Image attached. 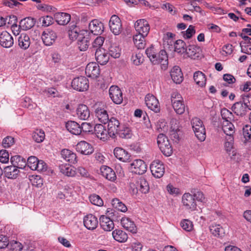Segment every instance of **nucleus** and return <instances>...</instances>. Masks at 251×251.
<instances>
[{
	"label": "nucleus",
	"instance_id": "f257e3e1",
	"mask_svg": "<svg viewBox=\"0 0 251 251\" xmlns=\"http://www.w3.org/2000/svg\"><path fill=\"white\" fill-rule=\"evenodd\" d=\"M197 201L204 202L205 197L201 191H197L191 194L189 193H185L182 197V203L186 210L195 211L197 209Z\"/></svg>",
	"mask_w": 251,
	"mask_h": 251
},
{
	"label": "nucleus",
	"instance_id": "f03ea898",
	"mask_svg": "<svg viewBox=\"0 0 251 251\" xmlns=\"http://www.w3.org/2000/svg\"><path fill=\"white\" fill-rule=\"evenodd\" d=\"M191 124L195 136L199 140L202 142L206 138L205 128L202 121L197 117L192 118Z\"/></svg>",
	"mask_w": 251,
	"mask_h": 251
},
{
	"label": "nucleus",
	"instance_id": "7ed1b4c3",
	"mask_svg": "<svg viewBox=\"0 0 251 251\" xmlns=\"http://www.w3.org/2000/svg\"><path fill=\"white\" fill-rule=\"evenodd\" d=\"M157 143L161 152L166 156H170L173 153V148L168 138L163 134H159L157 137Z\"/></svg>",
	"mask_w": 251,
	"mask_h": 251
},
{
	"label": "nucleus",
	"instance_id": "20e7f679",
	"mask_svg": "<svg viewBox=\"0 0 251 251\" xmlns=\"http://www.w3.org/2000/svg\"><path fill=\"white\" fill-rule=\"evenodd\" d=\"M172 106L177 114H182L185 112V106L182 96L177 92H174L171 95Z\"/></svg>",
	"mask_w": 251,
	"mask_h": 251
},
{
	"label": "nucleus",
	"instance_id": "39448f33",
	"mask_svg": "<svg viewBox=\"0 0 251 251\" xmlns=\"http://www.w3.org/2000/svg\"><path fill=\"white\" fill-rule=\"evenodd\" d=\"M129 169L132 173L140 175L146 172L147 165L141 159H135L130 164Z\"/></svg>",
	"mask_w": 251,
	"mask_h": 251
},
{
	"label": "nucleus",
	"instance_id": "423d86ee",
	"mask_svg": "<svg viewBox=\"0 0 251 251\" xmlns=\"http://www.w3.org/2000/svg\"><path fill=\"white\" fill-rule=\"evenodd\" d=\"M72 86L78 91H86L89 87L88 80L84 76L75 78L72 82Z\"/></svg>",
	"mask_w": 251,
	"mask_h": 251
},
{
	"label": "nucleus",
	"instance_id": "0eeeda50",
	"mask_svg": "<svg viewBox=\"0 0 251 251\" xmlns=\"http://www.w3.org/2000/svg\"><path fill=\"white\" fill-rule=\"evenodd\" d=\"M154 61L156 63L151 62L153 65H160L161 69L165 71L168 67V57L167 53L164 50H161L159 53L154 57Z\"/></svg>",
	"mask_w": 251,
	"mask_h": 251
},
{
	"label": "nucleus",
	"instance_id": "6e6552de",
	"mask_svg": "<svg viewBox=\"0 0 251 251\" xmlns=\"http://www.w3.org/2000/svg\"><path fill=\"white\" fill-rule=\"evenodd\" d=\"M150 169L152 175L156 178L161 177L165 172L164 166L159 160H154L151 163Z\"/></svg>",
	"mask_w": 251,
	"mask_h": 251
},
{
	"label": "nucleus",
	"instance_id": "1a4fd4ad",
	"mask_svg": "<svg viewBox=\"0 0 251 251\" xmlns=\"http://www.w3.org/2000/svg\"><path fill=\"white\" fill-rule=\"evenodd\" d=\"M110 30L115 34L119 35L122 30V22L119 17L116 15H112L109 22Z\"/></svg>",
	"mask_w": 251,
	"mask_h": 251
},
{
	"label": "nucleus",
	"instance_id": "9d476101",
	"mask_svg": "<svg viewBox=\"0 0 251 251\" xmlns=\"http://www.w3.org/2000/svg\"><path fill=\"white\" fill-rule=\"evenodd\" d=\"M107 123L108 135L111 137L114 138L117 132H119L122 126L120 122L117 118L111 117Z\"/></svg>",
	"mask_w": 251,
	"mask_h": 251
},
{
	"label": "nucleus",
	"instance_id": "9b49d317",
	"mask_svg": "<svg viewBox=\"0 0 251 251\" xmlns=\"http://www.w3.org/2000/svg\"><path fill=\"white\" fill-rule=\"evenodd\" d=\"M134 27L136 33L146 36L148 35L150 29L149 23L145 19L138 20L135 23Z\"/></svg>",
	"mask_w": 251,
	"mask_h": 251
},
{
	"label": "nucleus",
	"instance_id": "f8f14e48",
	"mask_svg": "<svg viewBox=\"0 0 251 251\" xmlns=\"http://www.w3.org/2000/svg\"><path fill=\"white\" fill-rule=\"evenodd\" d=\"M109 94L110 98L115 103L119 104L122 102L123 94L117 86H111L109 90Z\"/></svg>",
	"mask_w": 251,
	"mask_h": 251
},
{
	"label": "nucleus",
	"instance_id": "ddd939ff",
	"mask_svg": "<svg viewBox=\"0 0 251 251\" xmlns=\"http://www.w3.org/2000/svg\"><path fill=\"white\" fill-rule=\"evenodd\" d=\"M57 38V35L55 31L47 29L43 31L42 34V39L46 46H50L53 44Z\"/></svg>",
	"mask_w": 251,
	"mask_h": 251
},
{
	"label": "nucleus",
	"instance_id": "4468645a",
	"mask_svg": "<svg viewBox=\"0 0 251 251\" xmlns=\"http://www.w3.org/2000/svg\"><path fill=\"white\" fill-rule=\"evenodd\" d=\"M85 74L89 77L96 78L100 74L99 66L94 62H90L87 64L85 68Z\"/></svg>",
	"mask_w": 251,
	"mask_h": 251
},
{
	"label": "nucleus",
	"instance_id": "2eb2a0df",
	"mask_svg": "<svg viewBox=\"0 0 251 251\" xmlns=\"http://www.w3.org/2000/svg\"><path fill=\"white\" fill-rule=\"evenodd\" d=\"M145 103L151 110L157 113L160 111V105L158 100L152 95L148 94L145 97Z\"/></svg>",
	"mask_w": 251,
	"mask_h": 251
},
{
	"label": "nucleus",
	"instance_id": "dca6fc26",
	"mask_svg": "<svg viewBox=\"0 0 251 251\" xmlns=\"http://www.w3.org/2000/svg\"><path fill=\"white\" fill-rule=\"evenodd\" d=\"M76 150L82 154L89 155L94 151L93 147L91 144L84 141L78 142L76 145Z\"/></svg>",
	"mask_w": 251,
	"mask_h": 251
},
{
	"label": "nucleus",
	"instance_id": "f3484780",
	"mask_svg": "<svg viewBox=\"0 0 251 251\" xmlns=\"http://www.w3.org/2000/svg\"><path fill=\"white\" fill-rule=\"evenodd\" d=\"M0 44L3 48L11 47L14 44L13 37L7 31H2L0 34Z\"/></svg>",
	"mask_w": 251,
	"mask_h": 251
},
{
	"label": "nucleus",
	"instance_id": "a211bd4d",
	"mask_svg": "<svg viewBox=\"0 0 251 251\" xmlns=\"http://www.w3.org/2000/svg\"><path fill=\"white\" fill-rule=\"evenodd\" d=\"M95 57L100 64L103 65L108 62L109 55L103 48H98L95 52Z\"/></svg>",
	"mask_w": 251,
	"mask_h": 251
},
{
	"label": "nucleus",
	"instance_id": "6ab92c4d",
	"mask_svg": "<svg viewBox=\"0 0 251 251\" xmlns=\"http://www.w3.org/2000/svg\"><path fill=\"white\" fill-rule=\"evenodd\" d=\"M89 28L91 32L94 35H100L104 30V25L100 21L95 19L90 23Z\"/></svg>",
	"mask_w": 251,
	"mask_h": 251
},
{
	"label": "nucleus",
	"instance_id": "aec40b11",
	"mask_svg": "<svg viewBox=\"0 0 251 251\" xmlns=\"http://www.w3.org/2000/svg\"><path fill=\"white\" fill-rule=\"evenodd\" d=\"M84 226L89 230H94L98 226L97 218L92 214H88L84 217L83 219Z\"/></svg>",
	"mask_w": 251,
	"mask_h": 251
},
{
	"label": "nucleus",
	"instance_id": "412c9836",
	"mask_svg": "<svg viewBox=\"0 0 251 251\" xmlns=\"http://www.w3.org/2000/svg\"><path fill=\"white\" fill-rule=\"evenodd\" d=\"M100 226L105 231H110L114 227L113 221L105 215H102L100 217Z\"/></svg>",
	"mask_w": 251,
	"mask_h": 251
},
{
	"label": "nucleus",
	"instance_id": "4be33fe9",
	"mask_svg": "<svg viewBox=\"0 0 251 251\" xmlns=\"http://www.w3.org/2000/svg\"><path fill=\"white\" fill-rule=\"evenodd\" d=\"M115 156L119 160L123 162H128L130 161V155L124 149L117 147L114 150Z\"/></svg>",
	"mask_w": 251,
	"mask_h": 251
},
{
	"label": "nucleus",
	"instance_id": "5701e85b",
	"mask_svg": "<svg viewBox=\"0 0 251 251\" xmlns=\"http://www.w3.org/2000/svg\"><path fill=\"white\" fill-rule=\"evenodd\" d=\"M170 75L173 81L176 84H180L183 80V74L178 66H175L172 68Z\"/></svg>",
	"mask_w": 251,
	"mask_h": 251
},
{
	"label": "nucleus",
	"instance_id": "b1692460",
	"mask_svg": "<svg viewBox=\"0 0 251 251\" xmlns=\"http://www.w3.org/2000/svg\"><path fill=\"white\" fill-rule=\"evenodd\" d=\"M54 19L58 24L66 25L71 20V15L65 12H57L54 14Z\"/></svg>",
	"mask_w": 251,
	"mask_h": 251
},
{
	"label": "nucleus",
	"instance_id": "393cba45",
	"mask_svg": "<svg viewBox=\"0 0 251 251\" xmlns=\"http://www.w3.org/2000/svg\"><path fill=\"white\" fill-rule=\"evenodd\" d=\"M201 50L200 48L194 45H189L186 49V51L184 53L186 54L188 57L196 59L200 57Z\"/></svg>",
	"mask_w": 251,
	"mask_h": 251
},
{
	"label": "nucleus",
	"instance_id": "a878e982",
	"mask_svg": "<svg viewBox=\"0 0 251 251\" xmlns=\"http://www.w3.org/2000/svg\"><path fill=\"white\" fill-rule=\"evenodd\" d=\"M210 233L215 237L222 238L225 235L224 228L219 224H212L209 226Z\"/></svg>",
	"mask_w": 251,
	"mask_h": 251
},
{
	"label": "nucleus",
	"instance_id": "bb28decb",
	"mask_svg": "<svg viewBox=\"0 0 251 251\" xmlns=\"http://www.w3.org/2000/svg\"><path fill=\"white\" fill-rule=\"evenodd\" d=\"M94 132L98 138L101 140H106L108 137V130H107L101 124H97L94 127Z\"/></svg>",
	"mask_w": 251,
	"mask_h": 251
},
{
	"label": "nucleus",
	"instance_id": "cd10ccee",
	"mask_svg": "<svg viewBox=\"0 0 251 251\" xmlns=\"http://www.w3.org/2000/svg\"><path fill=\"white\" fill-rule=\"evenodd\" d=\"M76 115L80 119L86 120L90 117V111L86 105L80 104L76 109Z\"/></svg>",
	"mask_w": 251,
	"mask_h": 251
},
{
	"label": "nucleus",
	"instance_id": "c85d7f7f",
	"mask_svg": "<svg viewBox=\"0 0 251 251\" xmlns=\"http://www.w3.org/2000/svg\"><path fill=\"white\" fill-rule=\"evenodd\" d=\"M100 172L102 176L107 179L111 181L116 180V174L111 168L106 166H103L100 168Z\"/></svg>",
	"mask_w": 251,
	"mask_h": 251
},
{
	"label": "nucleus",
	"instance_id": "c756f323",
	"mask_svg": "<svg viewBox=\"0 0 251 251\" xmlns=\"http://www.w3.org/2000/svg\"><path fill=\"white\" fill-rule=\"evenodd\" d=\"M78 47L80 50L84 51L87 49L89 45V36L87 34L83 33L80 35L79 39L77 40Z\"/></svg>",
	"mask_w": 251,
	"mask_h": 251
},
{
	"label": "nucleus",
	"instance_id": "7c9ffc66",
	"mask_svg": "<svg viewBox=\"0 0 251 251\" xmlns=\"http://www.w3.org/2000/svg\"><path fill=\"white\" fill-rule=\"evenodd\" d=\"M95 114L99 121L102 124H105L107 123L110 119L107 111L100 107L96 108Z\"/></svg>",
	"mask_w": 251,
	"mask_h": 251
},
{
	"label": "nucleus",
	"instance_id": "2f4dec72",
	"mask_svg": "<svg viewBox=\"0 0 251 251\" xmlns=\"http://www.w3.org/2000/svg\"><path fill=\"white\" fill-rule=\"evenodd\" d=\"M247 110L244 103L241 101L235 103L232 106V110L237 115L240 116H244L246 114Z\"/></svg>",
	"mask_w": 251,
	"mask_h": 251
},
{
	"label": "nucleus",
	"instance_id": "473e14b6",
	"mask_svg": "<svg viewBox=\"0 0 251 251\" xmlns=\"http://www.w3.org/2000/svg\"><path fill=\"white\" fill-rule=\"evenodd\" d=\"M30 45V39L28 35L22 33L18 38V45L23 50L27 49Z\"/></svg>",
	"mask_w": 251,
	"mask_h": 251
},
{
	"label": "nucleus",
	"instance_id": "72a5a7b5",
	"mask_svg": "<svg viewBox=\"0 0 251 251\" xmlns=\"http://www.w3.org/2000/svg\"><path fill=\"white\" fill-rule=\"evenodd\" d=\"M19 168L12 165L4 168V172L5 176L10 179H15L17 177L20 172Z\"/></svg>",
	"mask_w": 251,
	"mask_h": 251
},
{
	"label": "nucleus",
	"instance_id": "f704fd0d",
	"mask_svg": "<svg viewBox=\"0 0 251 251\" xmlns=\"http://www.w3.org/2000/svg\"><path fill=\"white\" fill-rule=\"evenodd\" d=\"M222 128L223 132L227 136H233L235 132L234 125L230 121L225 120L222 122Z\"/></svg>",
	"mask_w": 251,
	"mask_h": 251
},
{
	"label": "nucleus",
	"instance_id": "c9c22d12",
	"mask_svg": "<svg viewBox=\"0 0 251 251\" xmlns=\"http://www.w3.org/2000/svg\"><path fill=\"white\" fill-rule=\"evenodd\" d=\"M67 129L71 133L75 135H79L81 133L80 126L75 121H69L66 124Z\"/></svg>",
	"mask_w": 251,
	"mask_h": 251
},
{
	"label": "nucleus",
	"instance_id": "e433bc0d",
	"mask_svg": "<svg viewBox=\"0 0 251 251\" xmlns=\"http://www.w3.org/2000/svg\"><path fill=\"white\" fill-rule=\"evenodd\" d=\"M10 161L12 166L19 169H23L26 165L25 160L20 155L12 156Z\"/></svg>",
	"mask_w": 251,
	"mask_h": 251
},
{
	"label": "nucleus",
	"instance_id": "4c0bfd02",
	"mask_svg": "<svg viewBox=\"0 0 251 251\" xmlns=\"http://www.w3.org/2000/svg\"><path fill=\"white\" fill-rule=\"evenodd\" d=\"M61 155L66 161L71 163L74 164L76 162V154L70 150L67 149L62 150Z\"/></svg>",
	"mask_w": 251,
	"mask_h": 251
},
{
	"label": "nucleus",
	"instance_id": "58836bf2",
	"mask_svg": "<svg viewBox=\"0 0 251 251\" xmlns=\"http://www.w3.org/2000/svg\"><path fill=\"white\" fill-rule=\"evenodd\" d=\"M35 24L34 19L27 17L21 20L20 22V27L24 30H26L32 28Z\"/></svg>",
	"mask_w": 251,
	"mask_h": 251
},
{
	"label": "nucleus",
	"instance_id": "ea45409f",
	"mask_svg": "<svg viewBox=\"0 0 251 251\" xmlns=\"http://www.w3.org/2000/svg\"><path fill=\"white\" fill-rule=\"evenodd\" d=\"M121 223L124 228L131 232L135 233L136 231V226L134 222L131 221L129 218H123Z\"/></svg>",
	"mask_w": 251,
	"mask_h": 251
},
{
	"label": "nucleus",
	"instance_id": "a19ab883",
	"mask_svg": "<svg viewBox=\"0 0 251 251\" xmlns=\"http://www.w3.org/2000/svg\"><path fill=\"white\" fill-rule=\"evenodd\" d=\"M136 185L138 187L139 191L142 193L147 194L149 192L150 187L147 180L144 178L141 177L136 180Z\"/></svg>",
	"mask_w": 251,
	"mask_h": 251
},
{
	"label": "nucleus",
	"instance_id": "79ce46f5",
	"mask_svg": "<svg viewBox=\"0 0 251 251\" xmlns=\"http://www.w3.org/2000/svg\"><path fill=\"white\" fill-rule=\"evenodd\" d=\"M146 37V36H143L137 33L133 36V42L138 49L144 48L146 45L145 40Z\"/></svg>",
	"mask_w": 251,
	"mask_h": 251
},
{
	"label": "nucleus",
	"instance_id": "37998d69",
	"mask_svg": "<svg viewBox=\"0 0 251 251\" xmlns=\"http://www.w3.org/2000/svg\"><path fill=\"white\" fill-rule=\"evenodd\" d=\"M194 79L196 83L201 87H203L206 84L205 75L201 71L196 72L194 74Z\"/></svg>",
	"mask_w": 251,
	"mask_h": 251
},
{
	"label": "nucleus",
	"instance_id": "c03bdc74",
	"mask_svg": "<svg viewBox=\"0 0 251 251\" xmlns=\"http://www.w3.org/2000/svg\"><path fill=\"white\" fill-rule=\"evenodd\" d=\"M60 171L68 176H74L76 174L75 168L69 165H62L60 166Z\"/></svg>",
	"mask_w": 251,
	"mask_h": 251
},
{
	"label": "nucleus",
	"instance_id": "a18cd8bd",
	"mask_svg": "<svg viewBox=\"0 0 251 251\" xmlns=\"http://www.w3.org/2000/svg\"><path fill=\"white\" fill-rule=\"evenodd\" d=\"M112 236L115 240L119 242H125L128 238L126 232L118 229H116L112 232Z\"/></svg>",
	"mask_w": 251,
	"mask_h": 251
},
{
	"label": "nucleus",
	"instance_id": "49530a36",
	"mask_svg": "<svg viewBox=\"0 0 251 251\" xmlns=\"http://www.w3.org/2000/svg\"><path fill=\"white\" fill-rule=\"evenodd\" d=\"M17 19L16 16L13 15L9 17V22L8 23L9 24H11V30L13 33L16 35L19 34L20 29L21 28V27H20V25L18 26L17 25Z\"/></svg>",
	"mask_w": 251,
	"mask_h": 251
},
{
	"label": "nucleus",
	"instance_id": "de8ad7c7",
	"mask_svg": "<svg viewBox=\"0 0 251 251\" xmlns=\"http://www.w3.org/2000/svg\"><path fill=\"white\" fill-rule=\"evenodd\" d=\"M111 203L113 207L119 211L126 212L127 210V208L125 204L117 198L113 199Z\"/></svg>",
	"mask_w": 251,
	"mask_h": 251
},
{
	"label": "nucleus",
	"instance_id": "09e8293b",
	"mask_svg": "<svg viewBox=\"0 0 251 251\" xmlns=\"http://www.w3.org/2000/svg\"><path fill=\"white\" fill-rule=\"evenodd\" d=\"M185 46L186 44L183 41L178 40L176 41L174 45L175 51L180 54L184 53L186 49Z\"/></svg>",
	"mask_w": 251,
	"mask_h": 251
},
{
	"label": "nucleus",
	"instance_id": "8fccbe9b",
	"mask_svg": "<svg viewBox=\"0 0 251 251\" xmlns=\"http://www.w3.org/2000/svg\"><path fill=\"white\" fill-rule=\"evenodd\" d=\"M83 33L87 34V31L85 30H79V29L76 27H74V28L69 30V35L70 38L72 40H77L79 39V35H82Z\"/></svg>",
	"mask_w": 251,
	"mask_h": 251
},
{
	"label": "nucleus",
	"instance_id": "3c124183",
	"mask_svg": "<svg viewBox=\"0 0 251 251\" xmlns=\"http://www.w3.org/2000/svg\"><path fill=\"white\" fill-rule=\"evenodd\" d=\"M32 138L37 143L43 142L45 139L44 131L41 129H36L32 133Z\"/></svg>",
	"mask_w": 251,
	"mask_h": 251
},
{
	"label": "nucleus",
	"instance_id": "603ef678",
	"mask_svg": "<svg viewBox=\"0 0 251 251\" xmlns=\"http://www.w3.org/2000/svg\"><path fill=\"white\" fill-rule=\"evenodd\" d=\"M180 130L178 129L177 126L173 127L171 126L170 130V137L175 142H177L179 140V134L178 132Z\"/></svg>",
	"mask_w": 251,
	"mask_h": 251
},
{
	"label": "nucleus",
	"instance_id": "864d4df0",
	"mask_svg": "<svg viewBox=\"0 0 251 251\" xmlns=\"http://www.w3.org/2000/svg\"><path fill=\"white\" fill-rule=\"evenodd\" d=\"M146 53L151 62H154L155 63L157 62L154 61V57L156 56L157 53L153 46L151 45L146 49Z\"/></svg>",
	"mask_w": 251,
	"mask_h": 251
},
{
	"label": "nucleus",
	"instance_id": "5fc2aeb1",
	"mask_svg": "<svg viewBox=\"0 0 251 251\" xmlns=\"http://www.w3.org/2000/svg\"><path fill=\"white\" fill-rule=\"evenodd\" d=\"M109 55L115 58H119L120 56V49L115 45H111L109 48Z\"/></svg>",
	"mask_w": 251,
	"mask_h": 251
},
{
	"label": "nucleus",
	"instance_id": "6e6d98bb",
	"mask_svg": "<svg viewBox=\"0 0 251 251\" xmlns=\"http://www.w3.org/2000/svg\"><path fill=\"white\" fill-rule=\"evenodd\" d=\"M89 200L94 205L99 206L103 205V201L99 195L96 194L91 195L89 197Z\"/></svg>",
	"mask_w": 251,
	"mask_h": 251
},
{
	"label": "nucleus",
	"instance_id": "4d7b16f0",
	"mask_svg": "<svg viewBox=\"0 0 251 251\" xmlns=\"http://www.w3.org/2000/svg\"><path fill=\"white\" fill-rule=\"evenodd\" d=\"M117 134H119L120 137L123 138H129L131 137V133L130 129L128 127H122L119 130V132H117Z\"/></svg>",
	"mask_w": 251,
	"mask_h": 251
},
{
	"label": "nucleus",
	"instance_id": "13d9d810",
	"mask_svg": "<svg viewBox=\"0 0 251 251\" xmlns=\"http://www.w3.org/2000/svg\"><path fill=\"white\" fill-rule=\"evenodd\" d=\"M181 227L187 231H190L193 228V225L192 222L188 220L184 219L180 223Z\"/></svg>",
	"mask_w": 251,
	"mask_h": 251
},
{
	"label": "nucleus",
	"instance_id": "bf43d9fd",
	"mask_svg": "<svg viewBox=\"0 0 251 251\" xmlns=\"http://www.w3.org/2000/svg\"><path fill=\"white\" fill-rule=\"evenodd\" d=\"M39 21L42 22V25L48 26L53 23V18L50 16H46L41 17Z\"/></svg>",
	"mask_w": 251,
	"mask_h": 251
},
{
	"label": "nucleus",
	"instance_id": "052dcab7",
	"mask_svg": "<svg viewBox=\"0 0 251 251\" xmlns=\"http://www.w3.org/2000/svg\"><path fill=\"white\" fill-rule=\"evenodd\" d=\"M233 137L232 136H229L226 138V141L225 143V148L227 151L229 153L233 149Z\"/></svg>",
	"mask_w": 251,
	"mask_h": 251
},
{
	"label": "nucleus",
	"instance_id": "680f3d73",
	"mask_svg": "<svg viewBox=\"0 0 251 251\" xmlns=\"http://www.w3.org/2000/svg\"><path fill=\"white\" fill-rule=\"evenodd\" d=\"M38 161V159L36 157L34 156H31L28 158L27 163H26V164L31 170H35V167L36 166V164L37 163Z\"/></svg>",
	"mask_w": 251,
	"mask_h": 251
},
{
	"label": "nucleus",
	"instance_id": "e2e57ef3",
	"mask_svg": "<svg viewBox=\"0 0 251 251\" xmlns=\"http://www.w3.org/2000/svg\"><path fill=\"white\" fill-rule=\"evenodd\" d=\"M243 134L246 140H251V126L246 125L243 127Z\"/></svg>",
	"mask_w": 251,
	"mask_h": 251
},
{
	"label": "nucleus",
	"instance_id": "0e129e2a",
	"mask_svg": "<svg viewBox=\"0 0 251 251\" xmlns=\"http://www.w3.org/2000/svg\"><path fill=\"white\" fill-rule=\"evenodd\" d=\"M221 116L223 121L228 120L230 121L232 117V113L226 108H224L221 110Z\"/></svg>",
	"mask_w": 251,
	"mask_h": 251
},
{
	"label": "nucleus",
	"instance_id": "69168bd1",
	"mask_svg": "<svg viewBox=\"0 0 251 251\" xmlns=\"http://www.w3.org/2000/svg\"><path fill=\"white\" fill-rule=\"evenodd\" d=\"M14 143V138L12 136H7L3 139L2 144L4 148H9Z\"/></svg>",
	"mask_w": 251,
	"mask_h": 251
},
{
	"label": "nucleus",
	"instance_id": "338daca9",
	"mask_svg": "<svg viewBox=\"0 0 251 251\" xmlns=\"http://www.w3.org/2000/svg\"><path fill=\"white\" fill-rule=\"evenodd\" d=\"M183 33V36L186 39H190L195 33L194 26L190 25L188 29Z\"/></svg>",
	"mask_w": 251,
	"mask_h": 251
},
{
	"label": "nucleus",
	"instance_id": "774afa93",
	"mask_svg": "<svg viewBox=\"0 0 251 251\" xmlns=\"http://www.w3.org/2000/svg\"><path fill=\"white\" fill-rule=\"evenodd\" d=\"M242 99L247 109L251 110V96L249 95H244Z\"/></svg>",
	"mask_w": 251,
	"mask_h": 251
}]
</instances>
